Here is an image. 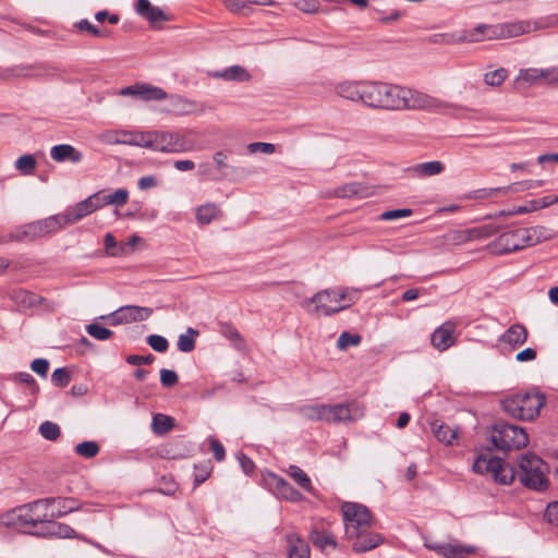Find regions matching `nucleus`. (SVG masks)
<instances>
[{"label":"nucleus","mask_w":558,"mask_h":558,"mask_svg":"<svg viewBox=\"0 0 558 558\" xmlns=\"http://www.w3.org/2000/svg\"><path fill=\"white\" fill-rule=\"evenodd\" d=\"M473 471L482 475H490L496 483L501 485L511 484L518 475L519 481L530 489L541 492L548 486L547 465L533 453H526L520 458L518 473L513 466L505 464L500 458L494 457L489 451L477 457L473 463Z\"/></svg>","instance_id":"nucleus-1"},{"label":"nucleus","mask_w":558,"mask_h":558,"mask_svg":"<svg viewBox=\"0 0 558 558\" xmlns=\"http://www.w3.org/2000/svg\"><path fill=\"white\" fill-rule=\"evenodd\" d=\"M365 106L391 111H442L451 106L428 94L403 86L367 81Z\"/></svg>","instance_id":"nucleus-2"},{"label":"nucleus","mask_w":558,"mask_h":558,"mask_svg":"<svg viewBox=\"0 0 558 558\" xmlns=\"http://www.w3.org/2000/svg\"><path fill=\"white\" fill-rule=\"evenodd\" d=\"M345 538L352 550L361 554L369 551L384 543V537L372 531L373 515L367 507L345 501L341 505Z\"/></svg>","instance_id":"nucleus-3"},{"label":"nucleus","mask_w":558,"mask_h":558,"mask_svg":"<svg viewBox=\"0 0 558 558\" xmlns=\"http://www.w3.org/2000/svg\"><path fill=\"white\" fill-rule=\"evenodd\" d=\"M359 289H325L304 302V307L312 314L330 316L337 314L357 301Z\"/></svg>","instance_id":"nucleus-4"},{"label":"nucleus","mask_w":558,"mask_h":558,"mask_svg":"<svg viewBox=\"0 0 558 558\" xmlns=\"http://www.w3.org/2000/svg\"><path fill=\"white\" fill-rule=\"evenodd\" d=\"M193 129L179 131H154V150L165 154H182L199 150Z\"/></svg>","instance_id":"nucleus-5"},{"label":"nucleus","mask_w":558,"mask_h":558,"mask_svg":"<svg viewBox=\"0 0 558 558\" xmlns=\"http://www.w3.org/2000/svg\"><path fill=\"white\" fill-rule=\"evenodd\" d=\"M501 403L505 412L512 417L531 421L538 416L545 404V396L534 391L520 392L505 398Z\"/></svg>","instance_id":"nucleus-6"},{"label":"nucleus","mask_w":558,"mask_h":558,"mask_svg":"<svg viewBox=\"0 0 558 558\" xmlns=\"http://www.w3.org/2000/svg\"><path fill=\"white\" fill-rule=\"evenodd\" d=\"M41 506H35V501L9 510L0 514V525L19 530H31L38 523L46 522V514L39 511Z\"/></svg>","instance_id":"nucleus-7"},{"label":"nucleus","mask_w":558,"mask_h":558,"mask_svg":"<svg viewBox=\"0 0 558 558\" xmlns=\"http://www.w3.org/2000/svg\"><path fill=\"white\" fill-rule=\"evenodd\" d=\"M490 440L498 450H519L529 444L524 428L506 422H497L490 433Z\"/></svg>","instance_id":"nucleus-8"},{"label":"nucleus","mask_w":558,"mask_h":558,"mask_svg":"<svg viewBox=\"0 0 558 558\" xmlns=\"http://www.w3.org/2000/svg\"><path fill=\"white\" fill-rule=\"evenodd\" d=\"M63 222L58 215L49 216L45 219L36 220L16 228L10 234L13 241H35L37 239L51 235L63 228Z\"/></svg>","instance_id":"nucleus-9"},{"label":"nucleus","mask_w":558,"mask_h":558,"mask_svg":"<svg viewBox=\"0 0 558 558\" xmlns=\"http://www.w3.org/2000/svg\"><path fill=\"white\" fill-rule=\"evenodd\" d=\"M532 31V23L529 21H518L501 23L497 25H478L476 32H482V37L486 39L511 38Z\"/></svg>","instance_id":"nucleus-10"},{"label":"nucleus","mask_w":558,"mask_h":558,"mask_svg":"<svg viewBox=\"0 0 558 558\" xmlns=\"http://www.w3.org/2000/svg\"><path fill=\"white\" fill-rule=\"evenodd\" d=\"M519 86L527 87L532 85L558 86V68L547 69H521L515 80Z\"/></svg>","instance_id":"nucleus-11"},{"label":"nucleus","mask_w":558,"mask_h":558,"mask_svg":"<svg viewBox=\"0 0 558 558\" xmlns=\"http://www.w3.org/2000/svg\"><path fill=\"white\" fill-rule=\"evenodd\" d=\"M35 506H41L45 508L43 513L46 514V522H50L54 518L63 517L70 512L77 511L81 508V504L73 498H45L35 500Z\"/></svg>","instance_id":"nucleus-12"},{"label":"nucleus","mask_w":558,"mask_h":558,"mask_svg":"<svg viewBox=\"0 0 558 558\" xmlns=\"http://www.w3.org/2000/svg\"><path fill=\"white\" fill-rule=\"evenodd\" d=\"M524 228L501 233L492 244L493 251L498 255L509 254L527 246Z\"/></svg>","instance_id":"nucleus-13"},{"label":"nucleus","mask_w":558,"mask_h":558,"mask_svg":"<svg viewBox=\"0 0 558 558\" xmlns=\"http://www.w3.org/2000/svg\"><path fill=\"white\" fill-rule=\"evenodd\" d=\"M100 208L99 193H95L74 206L66 208L59 216L63 226L73 225Z\"/></svg>","instance_id":"nucleus-14"},{"label":"nucleus","mask_w":558,"mask_h":558,"mask_svg":"<svg viewBox=\"0 0 558 558\" xmlns=\"http://www.w3.org/2000/svg\"><path fill=\"white\" fill-rule=\"evenodd\" d=\"M153 314L150 307L125 305L112 312L108 318L113 326L146 320Z\"/></svg>","instance_id":"nucleus-15"},{"label":"nucleus","mask_w":558,"mask_h":558,"mask_svg":"<svg viewBox=\"0 0 558 558\" xmlns=\"http://www.w3.org/2000/svg\"><path fill=\"white\" fill-rule=\"evenodd\" d=\"M119 95L130 96L142 101H159L168 97L165 89L146 83H136L120 89Z\"/></svg>","instance_id":"nucleus-16"},{"label":"nucleus","mask_w":558,"mask_h":558,"mask_svg":"<svg viewBox=\"0 0 558 558\" xmlns=\"http://www.w3.org/2000/svg\"><path fill=\"white\" fill-rule=\"evenodd\" d=\"M327 423L351 422L363 416V411L357 403L327 404Z\"/></svg>","instance_id":"nucleus-17"},{"label":"nucleus","mask_w":558,"mask_h":558,"mask_svg":"<svg viewBox=\"0 0 558 558\" xmlns=\"http://www.w3.org/2000/svg\"><path fill=\"white\" fill-rule=\"evenodd\" d=\"M427 548L446 558H466L476 553V547L471 545H462L459 543H436L427 545Z\"/></svg>","instance_id":"nucleus-18"},{"label":"nucleus","mask_w":558,"mask_h":558,"mask_svg":"<svg viewBox=\"0 0 558 558\" xmlns=\"http://www.w3.org/2000/svg\"><path fill=\"white\" fill-rule=\"evenodd\" d=\"M169 111L174 116H191L202 114L205 112V106L193 99H187L182 96L170 97Z\"/></svg>","instance_id":"nucleus-19"},{"label":"nucleus","mask_w":558,"mask_h":558,"mask_svg":"<svg viewBox=\"0 0 558 558\" xmlns=\"http://www.w3.org/2000/svg\"><path fill=\"white\" fill-rule=\"evenodd\" d=\"M308 538L312 544L320 550H324L327 546L333 549L338 548L336 536L328 531L324 521L314 524L308 533Z\"/></svg>","instance_id":"nucleus-20"},{"label":"nucleus","mask_w":558,"mask_h":558,"mask_svg":"<svg viewBox=\"0 0 558 558\" xmlns=\"http://www.w3.org/2000/svg\"><path fill=\"white\" fill-rule=\"evenodd\" d=\"M268 484L274 489L277 497L298 502L303 499L302 494L296 490L291 484L279 475L270 474Z\"/></svg>","instance_id":"nucleus-21"},{"label":"nucleus","mask_w":558,"mask_h":558,"mask_svg":"<svg viewBox=\"0 0 558 558\" xmlns=\"http://www.w3.org/2000/svg\"><path fill=\"white\" fill-rule=\"evenodd\" d=\"M367 81L362 82H342L336 86L338 96L352 100L365 102Z\"/></svg>","instance_id":"nucleus-22"},{"label":"nucleus","mask_w":558,"mask_h":558,"mask_svg":"<svg viewBox=\"0 0 558 558\" xmlns=\"http://www.w3.org/2000/svg\"><path fill=\"white\" fill-rule=\"evenodd\" d=\"M286 542L288 558H311L310 545L298 533H288Z\"/></svg>","instance_id":"nucleus-23"},{"label":"nucleus","mask_w":558,"mask_h":558,"mask_svg":"<svg viewBox=\"0 0 558 558\" xmlns=\"http://www.w3.org/2000/svg\"><path fill=\"white\" fill-rule=\"evenodd\" d=\"M123 136L128 138H119L110 136L109 141L117 144H128L132 146L145 147L154 150V131L153 132H124Z\"/></svg>","instance_id":"nucleus-24"},{"label":"nucleus","mask_w":558,"mask_h":558,"mask_svg":"<svg viewBox=\"0 0 558 558\" xmlns=\"http://www.w3.org/2000/svg\"><path fill=\"white\" fill-rule=\"evenodd\" d=\"M213 161L218 172L217 175H211V166L208 162L199 165V173L214 180L225 179L227 177V169L229 168L228 155L222 150H218L213 155Z\"/></svg>","instance_id":"nucleus-25"},{"label":"nucleus","mask_w":558,"mask_h":558,"mask_svg":"<svg viewBox=\"0 0 558 558\" xmlns=\"http://www.w3.org/2000/svg\"><path fill=\"white\" fill-rule=\"evenodd\" d=\"M454 326L451 323H445L435 329L430 340L435 349L442 352L454 343L453 338Z\"/></svg>","instance_id":"nucleus-26"},{"label":"nucleus","mask_w":558,"mask_h":558,"mask_svg":"<svg viewBox=\"0 0 558 558\" xmlns=\"http://www.w3.org/2000/svg\"><path fill=\"white\" fill-rule=\"evenodd\" d=\"M50 156L57 162L69 160L76 163L83 159L82 153L70 144H60L53 146L50 150Z\"/></svg>","instance_id":"nucleus-27"},{"label":"nucleus","mask_w":558,"mask_h":558,"mask_svg":"<svg viewBox=\"0 0 558 558\" xmlns=\"http://www.w3.org/2000/svg\"><path fill=\"white\" fill-rule=\"evenodd\" d=\"M135 10L140 16L151 24L168 20L166 13L160 8L154 7L148 0H137Z\"/></svg>","instance_id":"nucleus-28"},{"label":"nucleus","mask_w":558,"mask_h":558,"mask_svg":"<svg viewBox=\"0 0 558 558\" xmlns=\"http://www.w3.org/2000/svg\"><path fill=\"white\" fill-rule=\"evenodd\" d=\"M527 340V330L521 324L511 325L500 337L502 343L517 348L524 344Z\"/></svg>","instance_id":"nucleus-29"},{"label":"nucleus","mask_w":558,"mask_h":558,"mask_svg":"<svg viewBox=\"0 0 558 558\" xmlns=\"http://www.w3.org/2000/svg\"><path fill=\"white\" fill-rule=\"evenodd\" d=\"M482 32H476V27L473 31H461L451 34H442L439 35L440 39L435 40L436 43H441L446 45H453L459 43H476L483 39L481 37Z\"/></svg>","instance_id":"nucleus-30"},{"label":"nucleus","mask_w":558,"mask_h":558,"mask_svg":"<svg viewBox=\"0 0 558 558\" xmlns=\"http://www.w3.org/2000/svg\"><path fill=\"white\" fill-rule=\"evenodd\" d=\"M445 170L441 161L433 160L412 166L409 171L417 178H427L440 174Z\"/></svg>","instance_id":"nucleus-31"},{"label":"nucleus","mask_w":558,"mask_h":558,"mask_svg":"<svg viewBox=\"0 0 558 558\" xmlns=\"http://www.w3.org/2000/svg\"><path fill=\"white\" fill-rule=\"evenodd\" d=\"M432 433L438 441L447 446H451L458 437L457 428H452L440 421H435L432 423Z\"/></svg>","instance_id":"nucleus-32"},{"label":"nucleus","mask_w":558,"mask_h":558,"mask_svg":"<svg viewBox=\"0 0 558 558\" xmlns=\"http://www.w3.org/2000/svg\"><path fill=\"white\" fill-rule=\"evenodd\" d=\"M541 208H546V202L544 197L538 199H532L524 206L513 207L510 210H501L495 215L487 216L488 218L508 217L513 215L529 214Z\"/></svg>","instance_id":"nucleus-33"},{"label":"nucleus","mask_w":558,"mask_h":558,"mask_svg":"<svg viewBox=\"0 0 558 558\" xmlns=\"http://www.w3.org/2000/svg\"><path fill=\"white\" fill-rule=\"evenodd\" d=\"M211 75L226 81L247 82L251 80L250 73L241 65H232L222 71L214 72Z\"/></svg>","instance_id":"nucleus-34"},{"label":"nucleus","mask_w":558,"mask_h":558,"mask_svg":"<svg viewBox=\"0 0 558 558\" xmlns=\"http://www.w3.org/2000/svg\"><path fill=\"white\" fill-rule=\"evenodd\" d=\"M299 413L311 421L327 422V404H306L299 408Z\"/></svg>","instance_id":"nucleus-35"},{"label":"nucleus","mask_w":558,"mask_h":558,"mask_svg":"<svg viewBox=\"0 0 558 558\" xmlns=\"http://www.w3.org/2000/svg\"><path fill=\"white\" fill-rule=\"evenodd\" d=\"M220 208L214 203H207L196 208V220L201 225H208L220 215Z\"/></svg>","instance_id":"nucleus-36"},{"label":"nucleus","mask_w":558,"mask_h":558,"mask_svg":"<svg viewBox=\"0 0 558 558\" xmlns=\"http://www.w3.org/2000/svg\"><path fill=\"white\" fill-rule=\"evenodd\" d=\"M337 197H366L368 195L367 189L360 183H349L338 187L335 191Z\"/></svg>","instance_id":"nucleus-37"},{"label":"nucleus","mask_w":558,"mask_h":558,"mask_svg":"<svg viewBox=\"0 0 558 558\" xmlns=\"http://www.w3.org/2000/svg\"><path fill=\"white\" fill-rule=\"evenodd\" d=\"M286 473L304 490L312 493L313 485L307 474L298 465H289Z\"/></svg>","instance_id":"nucleus-38"},{"label":"nucleus","mask_w":558,"mask_h":558,"mask_svg":"<svg viewBox=\"0 0 558 558\" xmlns=\"http://www.w3.org/2000/svg\"><path fill=\"white\" fill-rule=\"evenodd\" d=\"M98 193L100 207L105 205L123 206L129 199V192L125 189H119L109 195H104L102 192Z\"/></svg>","instance_id":"nucleus-39"},{"label":"nucleus","mask_w":558,"mask_h":558,"mask_svg":"<svg viewBox=\"0 0 558 558\" xmlns=\"http://www.w3.org/2000/svg\"><path fill=\"white\" fill-rule=\"evenodd\" d=\"M172 427H173V418L172 417H170L168 415H165V414H161V413H158V414L154 415L153 423H151V428H153L155 434H157V435H165Z\"/></svg>","instance_id":"nucleus-40"},{"label":"nucleus","mask_w":558,"mask_h":558,"mask_svg":"<svg viewBox=\"0 0 558 558\" xmlns=\"http://www.w3.org/2000/svg\"><path fill=\"white\" fill-rule=\"evenodd\" d=\"M544 184L543 180H527L522 182L512 183L508 186H501L502 195L508 193H519L531 189L541 187Z\"/></svg>","instance_id":"nucleus-41"},{"label":"nucleus","mask_w":558,"mask_h":558,"mask_svg":"<svg viewBox=\"0 0 558 558\" xmlns=\"http://www.w3.org/2000/svg\"><path fill=\"white\" fill-rule=\"evenodd\" d=\"M37 161L33 155L26 154L19 157L15 161V168L23 175H32L36 171Z\"/></svg>","instance_id":"nucleus-42"},{"label":"nucleus","mask_w":558,"mask_h":558,"mask_svg":"<svg viewBox=\"0 0 558 558\" xmlns=\"http://www.w3.org/2000/svg\"><path fill=\"white\" fill-rule=\"evenodd\" d=\"M198 336V331L194 328H187L186 333L180 335L178 339V349L181 352L187 353L195 348V338Z\"/></svg>","instance_id":"nucleus-43"},{"label":"nucleus","mask_w":558,"mask_h":558,"mask_svg":"<svg viewBox=\"0 0 558 558\" xmlns=\"http://www.w3.org/2000/svg\"><path fill=\"white\" fill-rule=\"evenodd\" d=\"M526 234L527 246L536 245L539 242L547 240L549 238V232L546 228L536 226L524 228Z\"/></svg>","instance_id":"nucleus-44"},{"label":"nucleus","mask_w":558,"mask_h":558,"mask_svg":"<svg viewBox=\"0 0 558 558\" xmlns=\"http://www.w3.org/2000/svg\"><path fill=\"white\" fill-rule=\"evenodd\" d=\"M50 525L48 527V533L52 536H57L60 538H74L76 537V532L68 524L49 522Z\"/></svg>","instance_id":"nucleus-45"},{"label":"nucleus","mask_w":558,"mask_h":558,"mask_svg":"<svg viewBox=\"0 0 558 558\" xmlns=\"http://www.w3.org/2000/svg\"><path fill=\"white\" fill-rule=\"evenodd\" d=\"M74 450L77 456L92 459L99 453L100 447L96 441L88 440L76 445Z\"/></svg>","instance_id":"nucleus-46"},{"label":"nucleus","mask_w":558,"mask_h":558,"mask_svg":"<svg viewBox=\"0 0 558 558\" xmlns=\"http://www.w3.org/2000/svg\"><path fill=\"white\" fill-rule=\"evenodd\" d=\"M11 299L23 306H33L39 300V296L29 291L19 289L12 291Z\"/></svg>","instance_id":"nucleus-47"},{"label":"nucleus","mask_w":558,"mask_h":558,"mask_svg":"<svg viewBox=\"0 0 558 558\" xmlns=\"http://www.w3.org/2000/svg\"><path fill=\"white\" fill-rule=\"evenodd\" d=\"M106 252L110 256H123L125 251L123 243L118 244L114 236L111 233H107L104 239Z\"/></svg>","instance_id":"nucleus-48"},{"label":"nucleus","mask_w":558,"mask_h":558,"mask_svg":"<svg viewBox=\"0 0 558 558\" xmlns=\"http://www.w3.org/2000/svg\"><path fill=\"white\" fill-rule=\"evenodd\" d=\"M39 432L45 439L51 441L57 440L60 436L59 425L50 421L41 423L39 426Z\"/></svg>","instance_id":"nucleus-49"},{"label":"nucleus","mask_w":558,"mask_h":558,"mask_svg":"<svg viewBox=\"0 0 558 558\" xmlns=\"http://www.w3.org/2000/svg\"><path fill=\"white\" fill-rule=\"evenodd\" d=\"M361 340H362V337L360 335L343 331L337 340V347L340 350H345L349 347L360 344Z\"/></svg>","instance_id":"nucleus-50"},{"label":"nucleus","mask_w":558,"mask_h":558,"mask_svg":"<svg viewBox=\"0 0 558 558\" xmlns=\"http://www.w3.org/2000/svg\"><path fill=\"white\" fill-rule=\"evenodd\" d=\"M86 331L90 337L101 341L109 339L113 335L110 329L95 323L87 325Z\"/></svg>","instance_id":"nucleus-51"},{"label":"nucleus","mask_w":558,"mask_h":558,"mask_svg":"<svg viewBox=\"0 0 558 558\" xmlns=\"http://www.w3.org/2000/svg\"><path fill=\"white\" fill-rule=\"evenodd\" d=\"M507 77V71L504 68L487 72L484 75V82L490 86L501 85Z\"/></svg>","instance_id":"nucleus-52"},{"label":"nucleus","mask_w":558,"mask_h":558,"mask_svg":"<svg viewBox=\"0 0 558 558\" xmlns=\"http://www.w3.org/2000/svg\"><path fill=\"white\" fill-rule=\"evenodd\" d=\"M76 27L80 31H86L93 37H108L110 35L109 31L100 29L93 25L88 20H81L76 23Z\"/></svg>","instance_id":"nucleus-53"},{"label":"nucleus","mask_w":558,"mask_h":558,"mask_svg":"<svg viewBox=\"0 0 558 558\" xmlns=\"http://www.w3.org/2000/svg\"><path fill=\"white\" fill-rule=\"evenodd\" d=\"M51 381L57 387H66L71 381V375L68 368L60 367L53 371Z\"/></svg>","instance_id":"nucleus-54"},{"label":"nucleus","mask_w":558,"mask_h":558,"mask_svg":"<svg viewBox=\"0 0 558 558\" xmlns=\"http://www.w3.org/2000/svg\"><path fill=\"white\" fill-rule=\"evenodd\" d=\"M501 187L480 189L469 194L470 199H485L502 195Z\"/></svg>","instance_id":"nucleus-55"},{"label":"nucleus","mask_w":558,"mask_h":558,"mask_svg":"<svg viewBox=\"0 0 558 558\" xmlns=\"http://www.w3.org/2000/svg\"><path fill=\"white\" fill-rule=\"evenodd\" d=\"M222 335L228 338L236 348H241L244 344V340L240 332L231 325L225 324L221 327Z\"/></svg>","instance_id":"nucleus-56"},{"label":"nucleus","mask_w":558,"mask_h":558,"mask_svg":"<svg viewBox=\"0 0 558 558\" xmlns=\"http://www.w3.org/2000/svg\"><path fill=\"white\" fill-rule=\"evenodd\" d=\"M411 215H412V209L400 208V209H392V210L384 211L379 218H380V220H384V221H390V220L407 218V217H410Z\"/></svg>","instance_id":"nucleus-57"},{"label":"nucleus","mask_w":558,"mask_h":558,"mask_svg":"<svg viewBox=\"0 0 558 558\" xmlns=\"http://www.w3.org/2000/svg\"><path fill=\"white\" fill-rule=\"evenodd\" d=\"M147 343L157 352H166L169 343L168 340L159 335H150L147 338Z\"/></svg>","instance_id":"nucleus-58"},{"label":"nucleus","mask_w":558,"mask_h":558,"mask_svg":"<svg viewBox=\"0 0 558 558\" xmlns=\"http://www.w3.org/2000/svg\"><path fill=\"white\" fill-rule=\"evenodd\" d=\"M247 150L251 154L262 153V154H274L276 151V146L271 143H263V142H254L248 144Z\"/></svg>","instance_id":"nucleus-59"},{"label":"nucleus","mask_w":558,"mask_h":558,"mask_svg":"<svg viewBox=\"0 0 558 558\" xmlns=\"http://www.w3.org/2000/svg\"><path fill=\"white\" fill-rule=\"evenodd\" d=\"M179 380V377L174 371L162 368L160 371V381L166 388L173 387Z\"/></svg>","instance_id":"nucleus-60"},{"label":"nucleus","mask_w":558,"mask_h":558,"mask_svg":"<svg viewBox=\"0 0 558 558\" xmlns=\"http://www.w3.org/2000/svg\"><path fill=\"white\" fill-rule=\"evenodd\" d=\"M154 361H155V356L153 354H147V355L132 354V355L126 356V362L130 365H136V366L151 364Z\"/></svg>","instance_id":"nucleus-61"},{"label":"nucleus","mask_w":558,"mask_h":558,"mask_svg":"<svg viewBox=\"0 0 558 558\" xmlns=\"http://www.w3.org/2000/svg\"><path fill=\"white\" fill-rule=\"evenodd\" d=\"M31 368L45 378L49 369V362L46 359H35L31 364Z\"/></svg>","instance_id":"nucleus-62"},{"label":"nucleus","mask_w":558,"mask_h":558,"mask_svg":"<svg viewBox=\"0 0 558 558\" xmlns=\"http://www.w3.org/2000/svg\"><path fill=\"white\" fill-rule=\"evenodd\" d=\"M209 445L216 460L222 461L226 456V451L222 444L218 439L210 437Z\"/></svg>","instance_id":"nucleus-63"},{"label":"nucleus","mask_w":558,"mask_h":558,"mask_svg":"<svg viewBox=\"0 0 558 558\" xmlns=\"http://www.w3.org/2000/svg\"><path fill=\"white\" fill-rule=\"evenodd\" d=\"M545 517L549 523L558 526V501L550 502L547 506Z\"/></svg>","instance_id":"nucleus-64"}]
</instances>
